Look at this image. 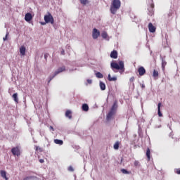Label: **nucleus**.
<instances>
[{
	"mask_svg": "<svg viewBox=\"0 0 180 180\" xmlns=\"http://www.w3.org/2000/svg\"><path fill=\"white\" fill-rule=\"evenodd\" d=\"M20 53L21 56H25L26 54V48L24 46L20 48Z\"/></svg>",
	"mask_w": 180,
	"mask_h": 180,
	"instance_id": "dca6fc26",
	"label": "nucleus"
},
{
	"mask_svg": "<svg viewBox=\"0 0 180 180\" xmlns=\"http://www.w3.org/2000/svg\"><path fill=\"white\" fill-rule=\"evenodd\" d=\"M36 151H39V150H41V148L37 146H35Z\"/></svg>",
	"mask_w": 180,
	"mask_h": 180,
	"instance_id": "72a5a7b5",
	"label": "nucleus"
},
{
	"mask_svg": "<svg viewBox=\"0 0 180 180\" xmlns=\"http://www.w3.org/2000/svg\"><path fill=\"white\" fill-rule=\"evenodd\" d=\"M50 129H51V130L54 131V128H53L52 126L50 127Z\"/></svg>",
	"mask_w": 180,
	"mask_h": 180,
	"instance_id": "79ce46f5",
	"label": "nucleus"
},
{
	"mask_svg": "<svg viewBox=\"0 0 180 180\" xmlns=\"http://www.w3.org/2000/svg\"><path fill=\"white\" fill-rule=\"evenodd\" d=\"M115 112L113 111L112 110H110V111L108 112V114L107 115V119L108 120L112 119V117H113V115H115Z\"/></svg>",
	"mask_w": 180,
	"mask_h": 180,
	"instance_id": "ddd939ff",
	"label": "nucleus"
},
{
	"mask_svg": "<svg viewBox=\"0 0 180 180\" xmlns=\"http://www.w3.org/2000/svg\"><path fill=\"white\" fill-rule=\"evenodd\" d=\"M120 6H122V1L120 0H112L111 6H110V13L112 15H116L118 9H120Z\"/></svg>",
	"mask_w": 180,
	"mask_h": 180,
	"instance_id": "f03ea898",
	"label": "nucleus"
},
{
	"mask_svg": "<svg viewBox=\"0 0 180 180\" xmlns=\"http://www.w3.org/2000/svg\"><path fill=\"white\" fill-rule=\"evenodd\" d=\"M0 175L5 180H8V178L6 176V172L5 170H0Z\"/></svg>",
	"mask_w": 180,
	"mask_h": 180,
	"instance_id": "9b49d317",
	"label": "nucleus"
},
{
	"mask_svg": "<svg viewBox=\"0 0 180 180\" xmlns=\"http://www.w3.org/2000/svg\"><path fill=\"white\" fill-rule=\"evenodd\" d=\"M96 77L97 78H103V75H102V73L98 72L97 73H96Z\"/></svg>",
	"mask_w": 180,
	"mask_h": 180,
	"instance_id": "393cba45",
	"label": "nucleus"
},
{
	"mask_svg": "<svg viewBox=\"0 0 180 180\" xmlns=\"http://www.w3.org/2000/svg\"><path fill=\"white\" fill-rule=\"evenodd\" d=\"M64 71H65V66H62V67L59 68L56 71H55L54 75L53 76L49 77V80L48 81V83L50 84L51 80L55 77H56V75H58V74H60L61 72H64Z\"/></svg>",
	"mask_w": 180,
	"mask_h": 180,
	"instance_id": "7ed1b4c3",
	"label": "nucleus"
},
{
	"mask_svg": "<svg viewBox=\"0 0 180 180\" xmlns=\"http://www.w3.org/2000/svg\"><path fill=\"white\" fill-rule=\"evenodd\" d=\"M108 81H117V77H116V76H114L112 77V76L110 75V74L108 75Z\"/></svg>",
	"mask_w": 180,
	"mask_h": 180,
	"instance_id": "6ab92c4d",
	"label": "nucleus"
},
{
	"mask_svg": "<svg viewBox=\"0 0 180 180\" xmlns=\"http://www.w3.org/2000/svg\"><path fill=\"white\" fill-rule=\"evenodd\" d=\"M176 173H177L178 175H180V169H176Z\"/></svg>",
	"mask_w": 180,
	"mask_h": 180,
	"instance_id": "f704fd0d",
	"label": "nucleus"
},
{
	"mask_svg": "<svg viewBox=\"0 0 180 180\" xmlns=\"http://www.w3.org/2000/svg\"><path fill=\"white\" fill-rule=\"evenodd\" d=\"M44 21L45 23H51V25H54V18L51 14L44 15Z\"/></svg>",
	"mask_w": 180,
	"mask_h": 180,
	"instance_id": "20e7f679",
	"label": "nucleus"
},
{
	"mask_svg": "<svg viewBox=\"0 0 180 180\" xmlns=\"http://www.w3.org/2000/svg\"><path fill=\"white\" fill-rule=\"evenodd\" d=\"M168 16H172V13H169L168 14Z\"/></svg>",
	"mask_w": 180,
	"mask_h": 180,
	"instance_id": "ea45409f",
	"label": "nucleus"
},
{
	"mask_svg": "<svg viewBox=\"0 0 180 180\" xmlns=\"http://www.w3.org/2000/svg\"><path fill=\"white\" fill-rule=\"evenodd\" d=\"M103 39H108V33L106 32H103L101 34Z\"/></svg>",
	"mask_w": 180,
	"mask_h": 180,
	"instance_id": "5701e85b",
	"label": "nucleus"
},
{
	"mask_svg": "<svg viewBox=\"0 0 180 180\" xmlns=\"http://www.w3.org/2000/svg\"><path fill=\"white\" fill-rule=\"evenodd\" d=\"M161 103H159L158 104V115L159 117H161L162 116V113L161 112Z\"/></svg>",
	"mask_w": 180,
	"mask_h": 180,
	"instance_id": "f8f14e48",
	"label": "nucleus"
},
{
	"mask_svg": "<svg viewBox=\"0 0 180 180\" xmlns=\"http://www.w3.org/2000/svg\"><path fill=\"white\" fill-rule=\"evenodd\" d=\"M12 98H13V101L15 103H19V98H18V93L14 94L12 96Z\"/></svg>",
	"mask_w": 180,
	"mask_h": 180,
	"instance_id": "a211bd4d",
	"label": "nucleus"
},
{
	"mask_svg": "<svg viewBox=\"0 0 180 180\" xmlns=\"http://www.w3.org/2000/svg\"><path fill=\"white\" fill-rule=\"evenodd\" d=\"M54 143L55 144H59V146H63V144H64V142L63 141V140H60V139H54Z\"/></svg>",
	"mask_w": 180,
	"mask_h": 180,
	"instance_id": "aec40b11",
	"label": "nucleus"
},
{
	"mask_svg": "<svg viewBox=\"0 0 180 180\" xmlns=\"http://www.w3.org/2000/svg\"><path fill=\"white\" fill-rule=\"evenodd\" d=\"M134 167H140V162L139 160H135L134 162Z\"/></svg>",
	"mask_w": 180,
	"mask_h": 180,
	"instance_id": "bb28decb",
	"label": "nucleus"
},
{
	"mask_svg": "<svg viewBox=\"0 0 180 180\" xmlns=\"http://www.w3.org/2000/svg\"><path fill=\"white\" fill-rule=\"evenodd\" d=\"M151 8H154V4H151Z\"/></svg>",
	"mask_w": 180,
	"mask_h": 180,
	"instance_id": "c03bdc74",
	"label": "nucleus"
},
{
	"mask_svg": "<svg viewBox=\"0 0 180 180\" xmlns=\"http://www.w3.org/2000/svg\"><path fill=\"white\" fill-rule=\"evenodd\" d=\"M134 79H135L134 77H131L129 79V81H130V82H134Z\"/></svg>",
	"mask_w": 180,
	"mask_h": 180,
	"instance_id": "473e14b6",
	"label": "nucleus"
},
{
	"mask_svg": "<svg viewBox=\"0 0 180 180\" xmlns=\"http://www.w3.org/2000/svg\"><path fill=\"white\" fill-rule=\"evenodd\" d=\"M39 162H40L41 164H43V163L44 162V159H40V160H39Z\"/></svg>",
	"mask_w": 180,
	"mask_h": 180,
	"instance_id": "4c0bfd02",
	"label": "nucleus"
},
{
	"mask_svg": "<svg viewBox=\"0 0 180 180\" xmlns=\"http://www.w3.org/2000/svg\"><path fill=\"white\" fill-rule=\"evenodd\" d=\"M138 72L141 77H143V75H144V74H146V69L144 68V67L141 66L138 69Z\"/></svg>",
	"mask_w": 180,
	"mask_h": 180,
	"instance_id": "6e6552de",
	"label": "nucleus"
},
{
	"mask_svg": "<svg viewBox=\"0 0 180 180\" xmlns=\"http://www.w3.org/2000/svg\"><path fill=\"white\" fill-rule=\"evenodd\" d=\"M49 57V53H45L44 54V58L45 60H47V58Z\"/></svg>",
	"mask_w": 180,
	"mask_h": 180,
	"instance_id": "c9c22d12",
	"label": "nucleus"
},
{
	"mask_svg": "<svg viewBox=\"0 0 180 180\" xmlns=\"http://www.w3.org/2000/svg\"><path fill=\"white\" fill-rule=\"evenodd\" d=\"M33 19V15H32V13H27L25 15V20L26 22H30Z\"/></svg>",
	"mask_w": 180,
	"mask_h": 180,
	"instance_id": "0eeeda50",
	"label": "nucleus"
},
{
	"mask_svg": "<svg viewBox=\"0 0 180 180\" xmlns=\"http://www.w3.org/2000/svg\"><path fill=\"white\" fill-rule=\"evenodd\" d=\"M110 58L114 59L117 58V51L113 50L112 51H111Z\"/></svg>",
	"mask_w": 180,
	"mask_h": 180,
	"instance_id": "9d476101",
	"label": "nucleus"
},
{
	"mask_svg": "<svg viewBox=\"0 0 180 180\" xmlns=\"http://www.w3.org/2000/svg\"><path fill=\"white\" fill-rule=\"evenodd\" d=\"M114 149H115V150H119V141H117V142L114 144Z\"/></svg>",
	"mask_w": 180,
	"mask_h": 180,
	"instance_id": "a878e982",
	"label": "nucleus"
},
{
	"mask_svg": "<svg viewBox=\"0 0 180 180\" xmlns=\"http://www.w3.org/2000/svg\"><path fill=\"white\" fill-rule=\"evenodd\" d=\"M8 36H9V32H7L6 34V37L3 38V40L5 41L6 40H8Z\"/></svg>",
	"mask_w": 180,
	"mask_h": 180,
	"instance_id": "2f4dec72",
	"label": "nucleus"
},
{
	"mask_svg": "<svg viewBox=\"0 0 180 180\" xmlns=\"http://www.w3.org/2000/svg\"><path fill=\"white\" fill-rule=\"evenodd\" d=\"M121 172H122V174H130V172L127 171V170L125 169H121Z\"/></svg>",
	"mask_w": 180,
	"mask_h": 180,
	"instance_id": "cd10ccee",
	"label": "nucleus"
},
{
	"mask_svg": "<svg viewBox=\"0 0 180 180\" xmlns=\"http://www.w3.org/2000/svg\"><path fill=\"white\" fill-rule=\"evenodd\" d=\"M65 51H64V49H63L62 51H61V54H62V56H64V54H65Z\"/></svg>",
	"mask_w": 180,
	"mask_h": 180,
	"instance_id": "58836bf2",
	"label": "nucleus"
},
{
	"mask_svg": "<svg viewBox=\"0 0 180 180\" xmlns=\"http://www.w3.org/2000/svg\"><path fill=\"white\" fill-rule=\"evenodd\" d=\"M148 29H149V32L150 33H155L156 28L154 25H153V23L150 22L148 24Z\"/></svg>",
	"mask_w": 180,
	"mask_h": 180,
	"instance_id": "1a4fd4ad",
	"label": "nucleus"
},
{
	"mask_svg": "<svg viewBox=\"0 0 180 180\" xmlns=\"http://www.w3.org/2000/svg\"><path fill=\"white\" fill-rule=\"evenodd\" d=\"M101 36V32H99L98 30V29L94 28L93 30V32H92V37L94 40H96V39H98V37Z\"/></svg>",
	"mask_w": 180,
	"mask_h": 180,
	"instance_id": "39448f33",
	"label": "nucleus"
},
{
	"mask_svg": "<svg viewBox=\"0 0 180 180\" xmlns=\"http://www.w3.org/2000/svg\"><path fill=\"white\" fill-rule=\"evenodd\" d=\"M100 88L101 91H105L106 89V85L103 82H100Z\"/></svg>",
	"mask_w": 180,
	"mask_h": 180,
	"instance_id": "412c9836",
	"label": "nucleus"
},
{
	"mask_svg": "<svg viewBox=\"0 0 180 180\" xmlns=\"http://www.w3.org/2000/svg\"><path fill=\"white\" fill-rule=\"evenodd\" d=\"M80 4H82V5H86L88 0H80Z\"/></svg>",
	"mask_w": 180,
	"mask_h": 180,
	"instance_id": "c85d7f7f",
	"label": "nucleus"
},
{
	"mask_svg": "<svg viewBox=\"0 0 180 180\" xmlns=\"http://www.w3.org/2000/svg\"><path fill=\"white\" fill-rule=\"evenodd\" d=\"M82 109L84 112H88L89 110V106H88V104L84 103L82 105Z\"/></svg>",
	"mask_w": 180,
	"mask_h": 180,
	"instance_id": "f3484780",
	"label": "nucleus"
},
{
	"mask_svg": "<svg viewBox=\"0 0 180 180\" xmlns=\"http://www.w3.org/2000/svg\"><path fill=\"white\" fill-rule=\"evenodd\" d=\"M41 25H46V22H41Z\"/></svg>",
	"mask_w": 180,
	"mask_h": 180,
	"instance_id": "37998d69",
	"label": "nucleus"
},
{
	"mask_svg": "<svg viewBox=\"0 0 180 180\" xmlns=\"http://www.w3.org/2000/svg\"><path fill=\"white\" fill-rule=\"evenodd\" d=\"M68 169L70 172H74V167H72V166H70Z\"/></svg>",
	"mask_w": 180,
	"mask_h": 180,
	"instance_id": "7c9ffc66",
	"label": "nucleus"
},
{
	"mask_svg": "<svg viewBox=\"0 0 180 180\" xmlns=\"http://www.w3.org/2000/svg\"><path fill=\"white\" fill-rule=\"evenodd\" d=\"M65 117H68V119H72V112H71V110H66Z\"/></svg>",
	"mask_w": 180,
	"mask_h": 180,
	"instance_id": "4468645a",
	"label": "nucleus"
},
{
	"mask_svg": "<svg viewBox=\"0 0 180 180\" xmlns=\"http://www.w3.org/2000/svg\"><path fill=\"white\" fill-rule=\"evenodd\" d=\"M116 108H117V105H116V103H115L112 106L111 110L116 112Z\"/></svg>",
	"mask_w": 180,
	"mask_h": 180,
	"instance_id": "c756f323",
	"label": "nucleus"
},
{
	"mask_svg": "<svg viewBox=\"0 0 180 180\" xmlns=\"http://www.w3.org/2000/svg\"><path fill=\"white\" fill-rule=\"evenodd\" d=\"M11 153L13 155H17V157L20 155V150L19 149V147L13 148L11 149Z\"/></svg>",
	"mask_w": 180,
	"mask_h": 180,
	"instance_id": "423d86ee",
	"label": "nucleus"
},
{
	"mask_svg": "<svg viewBox=\"0 0 180 180\" xmlns=\"http://www.w3.org/2000/svg\"><path fill=\"white\" fill-rule=\"evenodd\" d=\"M158 75H159L158 71L154 70L153 73V77H154V78H157V77H158Z\"/></svg>",
	"mask_w": 180,
	"mask_h": 180,
	"instance_id": "b1692460",
	"label": "nucleus"
},
{
	"mask_svg": "<svg viewBox=\"0 0 180 180\" xmlns=\"http://www.w3.org/2000/svg\"><path fill=\"white\" fill-rule=\"evenodd\" d=\"M141 88H146V86L144 84H142Z\"/></svg>",
	"mask_w": 180,
	"mask_h": 180,
	"instance_id": "a19ab883",
	"label": "nucleus"
},
{
	"mask_svg": "<svg viewBox=\"0 0 180 180\" xmlns=\"http://www.w3.org/2000/svg\"><path fill=\"white\" fill-rule=\"evenodd\" d=\"M151 150H150V148H148L146 150V157L148 158V161H150L151 160Z\"/></svg>",
	"mask_w": 180,
	"mask_h": 180,
	"instance_id": "2eb2a0df",
	"label": "nucleus"
},
{
	"mask_svg": "<svg viewBox=\"0 0 180 180\" xmlns=\"http://www.w3.org/2000/svg\"><path fill=\"white\" fill-rule=\"evenodd\" d=\"M87 83L89 84H92V80L88 79H87Z\"/></svg>",
	"mask_w": 180,
	"mask_h": 180,
	"instance_id": "e433bc0d",
	"label": "nucleus"
},
{
	"mask_svg": "<svg viewBox=\"0 0 180 180\" xmlns=\"http://www.w3.org/2000/svg\"><path fill=\"white\" fill-rule=\"evenodd\" d=\"M110 67L114 72H117L116 70L124 72V62L122 60H120L118 63L116 62H111Z\"/></svg>",
	"mask_w": 180,
	"mask_h": 180,
	"instance_id": "f257e3e1",
	"label": "nucleus"
},
{
	"mask_svg": "<svg viewBox=\"0 0 180 180\" xmlns=\"http://www.w3.org/2000/svg\"><path fill=\"white\" fill-rule=\"evenodd\" d=\"M167 65V61L164 60L163 58H162V70H165V67Z\"/></svg>",
	"mask_w": 180,
	"mask_h": 180,
	"instance_id": "4be33fe9",
	"label": "nucleus"
}]
</instances>
